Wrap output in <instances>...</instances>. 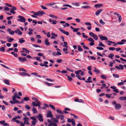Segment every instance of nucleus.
Returning a JSON list of instances; mask_svg holds the SVG:
<instances>
[{
  "instance_id": "f257e3e1",
  "label": "nucleus",
  "mask_w": 126,
  "mask_h": 126,
  "mask_svg": "<svg viewBox=\"0 0 126 126\" xmlns=\"http://www.w3.org/2000/svg\"><path fill=\"white\" fill-rule=\"evenodd\" d=\"M31 119H32L33 120L32 121V124L33 126H35L37 121L36 118L34 117H32L30 118Z\"/></svg>"
},
{
  "instance_id": "f03ea898",
  "label": "nucleus",
  "mask_w": 126,
  "mask_h": 126,
  "mask_svg": "<svg viewBox=\"0 0 126 126\" xmlns=\"http://www.w3.org/2000/svg\"><path fill=\"white\" fill-rule=\"evenodd\" d=\"M19 19H18L17 20L18 21H20L22 22H25L26 20L25 18L23 16H18Z\"/></svg>"
},
{
  "instance_id": "7ed1b4c3",
  "label": "nucleus",
  "mask_w": 126,
  "mask_h": 126,
  "mask_svg": "<svg viewBox=\"0 0 126 126\" xmlns=\"http://www.w3.org/2000/svg\"><path fill=\"white\" fill-rule=\"evenodd\" d=\"M98 36L102 40H108V38L102 35L99 34L98 35Z\"/></svg>"
},
{
  "instance_id": "20e7f679",
  "label": "nucleus",
  "mask_w": 126,
  "mask_h": 126,
  "mask_svg": "<svg viewBox=\"0 0 126 126\" xmlns=\"http://www.w3.org/2000/svg\"><path fill=\"white\" fill-rule=\"evenodd\" d=\"M59 30L62 33L68 35H69V33L68 32H65V31L62 28H59Z\"/></svg>"
},
{
  "instance_id": "39448f33",
  "label": "nucleus",
  "mask_w": 126,
  "mask_h": 126,
  "mask_svg": "<svg viewBox=\"0 0 126 126\" xmlns=\"http://www.w3.org/2000/svg\"><path fill=\"white\" fill-rule=\"evenodd\" d=\"M37 118H38L39 121L42 122L43 121V119L42 118V115L41 114H39L38 116H36Z\"/></svg>"
},
{
  "instance_id": "423d86ee",
  "label": "nucleus",
  "mask_w": 126,
  "mask_h": 126,
  "mask_svg": "<svg viewBox=\"0 0 126 126\" xmlns=\"http://www.w3.org/2000/svg\"><path fill=\"white\" fill-rule=\"evenodd\" d=\"M19 74L22 76H27L29 77L31 75L25 72H21L19 73Z\"/></svg>"
},
{
  "instance_id": "0eeeda50",
  "label": "nucleus",
  "mask_w": 126,
  "mask_h": 126,
  "mask_svg": "<svg viewBox=\"0 0 126 126\" xmlns=\"http://www.w3.org/2000/svg\"><path fill=\"white\" fill-rule=\"evenodd\" d=\"M18 59L19 61L21 62H24L26 61V59L25 57H19Z\"/></svg>"
},
{
  "instance_id": "6e6552de",
  "label": "nucleus",
  "mask_w": 126,
  "mask_h": 126,
  "mask_svg": "<svg viewBox=\"0 0 126 126\" xmlns=\"http://www.w3.org/2000/svg\"><path fill=\"white\" fill-rule=\"evenodd\" d=\"M115 109L119 110L121 108V106L119 104L117 103L115 105Z\"/></svg>"
},
{
  "instance_id": "1a4fd4ad",
  "label": "nucleus",
  "mask_w": 126,
  "mask_h": 126,
  "mask_svg": "<svg viewBox=\"0 0 126 126\" xmlns=\"http://www.w3.org/2000/svg\"><path fill=\"white\" fill-rule=\"evenodd\" d=\"M53 116V115L52 114V112L50 111H49L47 112V117H52Z\"/></svg>"
},
{
  "instance_id": "9d476101",
  "label": "nucleus",
  "mask_w": 126,
  "mask_h": 126,
  "mask_svg": "<svg viewBox=\"0 0 126 126\" xmlns=\"http://www.w3.org/2000/svg\"><path fill=\"white\" fill-rule=\"evenodd\" d=\"M32 104L34 107L40 106L41 104L40 103H37V104H36V103L34 102H32Z\"/></svg>"
},
{
  "instance_id": "9b49d317",
  "label": "nucleus",
  "mask_w": 126,
  "mask_h": 126,
  "mask_svg": "<svg viewBox=\"0 0 126 126\" xmlns=\"http://www.w3.org/2000/svg\"><path fill=\"white\" fill-rule=\"evenodd\" d=\"M74 101L75 102H78L79 103H84V101L81 99H79L77 98H76L75 99Z\"/></svg>"
},
{
  "instance_id": "f8f14e48",
  "label": "nucleus",
  "mask_w": 126,
  "mask_h": 126,
  "mask_svg": "<svg viewBox=\"0 0 126 126\" xmlns=\"http://www.w3.org/2000/svg\"><path fill=\"white\" fill-rule=\"evenodd\" d=\"M126 42V40L125 39H122L121 40V42H117V44L122 45L124 44V42Z\"/></svg>"
},
{
  "instance_id": "ddd939ff",
  "label": "nucleus",
  "mask_w": 126,
  "mask_h": 126,
  "mask_svg": "<svg viewBox=\"0 0 126 126\" xmlns=\"http://www.w3.org/2000/svg\"><path fill=\"white\" fill-rule=\"evenodd\" d=\"M103 9H101L95 12V15L96 16H98L99 14L103 11Z\"/></svg>"
},
{
  "instance_id": "4468645a",
  "label": "nucleus",
  "mask_w": 126,
  "mask_h": 126,
  "mask_svg": "<svg viewBox=\"0 0 126 126\" xmlns=\"http://www.w3.org/2000/svg\"><path fill=\"white\" fill-rule=\"evenodd\" d=\"M38 16H42L43 15L45 14V12L43 11H38Z\"/></svg>"
},
{
  "instance_id": "2eb2a0df",
  "label": "nucleus",
  "mask_w": 126,
  "mask_h": 126,
  "mask_svg": "<svg viewBox=\"0 0 126 126\" xmlns=\"http://www.w3.org/2000/svg\"><path fill=\"white\" fill-rule=\"evenodd\" d=\"M92 79V78L91 77H89L88 79V80H85V82L86 83L92 82V81L91 80Z\"/></svg>"
},
{
  "instance_id": "dca6fc26",
  "label": "nucleus",
  "mask_w": 126,
  "mask_h": 126,
  "mask_svg": "<svg viewBox=\"0 0 126 126\" xmlns=\"http://www.w3.org/2000/svg\"><path fill=\"white\" fill-rule=\"evenodd\" d=\"M49 21L50 22H52V23L53 24H55L57 22V21L56 20H52L51 19L49 20Z\"/></svg>"
},
{
  "instance_id": "f3484780",
  "label": "nucleus",
  "mask_w": 126,
  "mask_h": 126,
  "mask_svg": "<svg viewBox=\"0 0 126 126\" xmlns=\"http://www.w3.org/2000/svg\"><path fill=\"white\" fill-rule=\"evenodd\" d=\"M16 97L13 96L12 97L13 100V101H16V102L17 104H19L20 102L17 100L16 99Z\"/></svg>"
},
{
  "instance_id": "a211bd4d",
  "label": "nucleus",
  "mask_w": 126,
  "mask_h": 126,
  "mask_svg": "<svg viewBox=\"0 0 126 126\" xmlns=\"http://www.w3.org/2000/svg\"><path fill=\"white\" fill-rule=\"evenodd\" d=\"M6 38L8 39L7 41L9 42H12L14 40V39L12 38H11V37H7Z\"/></svg>"
},
{
  "instance_id": "6ab92c4d",
  "label": "nucleus",
  "mask_w": 126,
  "mask_h": 126,
  "mask_svg": "<svg viewBox=\"0 0 126 126\" xmlns=\"http://www.w3.org/2000/svg\"><path fill=\"white\" fill-rule=\"evenodd\" d=\"M45 43L47 46H48L50 44V43L48 41V39L47 38L45 39Z\"/></svg>"
},
{
  "instance_id": "aec40b11",
  "label": "nucleus",
  "mask_w": 126,
  "mask_h": 126,
  "mask_svg": "<svg viewBox=\"0 0 126 126\" xmlns=\"http://www.w3.org/2000/svg\"><path fill=\"white\" fill-rule=\"evenodd\" d=\"M4 82L6 84L10 85L9 80L8 79H4Z\"/></svg>"
},
{
  "instance_id": "412c9836",
  "label": "nucleus",
  "mask_w": 126,
  "mask_h": 126,
  "mask_svg": "<svg viewBox=\"0 0 126 126\" xmlns=\"http://www.w3.org/2000/svg\"><path fill=\"white\" fill-rule=\"evenodd\" d=\"M117 17L118 18V21L119 22H120L122 21V17L121 15L120 14H119V15H118V16H117Z\"/></svg>"
},
{
  "instance_id": "4be33fe9",
  "label": "nucleus",
  "mask_w": 126,
  "mask_h": 126,
  "mask_svg": "<svg viewBox=\"0 0 126 126\" xmlns=\"http://www.w3.org/2000/svg\"><path fill=\"white\" fill-rule=\"evenodd\" d=\"M57 112L59 114H63V112L61 110L57 109L56 110Z\"/></svg>"
},
{
  "instance_id": "5701e85b",
  "label": "nucleus",
  "mask_w": 126,
  "mask_h": 126,
  "mask_svg": "<svg viewBox=\"0 0 126 126\" xmlns=\"http://www.w3.org/2000/svg\"><path fill=\"white\" fill-rule=\"evenodd\" d=\"M19 42L21 44H22L25 42V41L23 40V38H21L20 39H19Z\"/></svg>"
},
{
  "instance_id": "b1692460",
  "label": "nucleus",
  "mask_w": 126,
  "mask_h": 126,
  "mask_svg": "<svg viewBox=\"0 0 126 126\" xmlns=\"http://www.w3.org/2000/svg\"><path fill=\"white\" fill-rule=\"evenodd\" d=\"M30 120L29 119V120L26 119V120L24 121V124H26L29 125L30 124V123H29V121Z\"/></svg>"
},
{
  "instance_id": "393cba45",
  "label": "nucleus",
  "mask_w": 126,
  "mask_h": 126,
  "mask_svg": "<svg viewBox=\"0 0 126 126\" xmlns=\"http://www.w3.org/2000/svg\"><path fill=\"white\" fill-rule=\"evenodd\" d=\"M81 72V70H79L77 71H76L75 72V73L77 74V75H79L80 74V73Z\"/></svg>"
},
{
  "instance_id": "a878e982",
  "label": "nucleus",
  "mask_w": 126,
  "mask_h": 126,
  "mask_svg": "<svg viewBox=\"0 0 126 126\" xmlns=\"http://www.w3.org/2000/svg\"><path fill=\"white\" fill-rule=\"evenodd\" d=\"M114 56V54L112 53H110L109 55L108 56V57L109 58H111V59H113V57Z\"/></svg>"
},
{
  "instance_id": "bb28decb",
  "label": "nucleus",
  "mask_w": 126,
  "mask_h": 126,
  "mask_svg": "<svg viewBox=\"0 0 126 126\" xmlns=\"http://www.w3.org/2000/svg\"><path fill=\"white\" fill-rule=\"evenodd\" d=\"M106 42H108L109 43H113L114 44V45L113 46H115L116 45H117V43H115L114 42H112L111 41H106Z\"/></svg>"
},
{
  "instance_id": "cd10ccee",
  "label": "nucleus",
  "mask_w": 126,
  "mask_h": 126,
  "mask_svg": "<svg viewBox=\"0 0 126 126\" xmlns=\"http://www.w3.org/2000/svg\"><path fill=\"white\" fill-rule=\"evenodd\" d=\"M103 5L102 4H96L95 5V7L96 8H99L101 6H102Z\"/></svg>"
},
{
  "instance_id": "c85d7f7f",
  "label": "nucleus",
  "mask_w": 126,
  "mask_h": 126,
  "mask_svg": "<svg viewBox=\"0 0 126 126\" xmlns=\"http://www.w3.org/2000/svg\"><path fill=\"white\" fill-rule=\"evenodd\" d=\"M113 76L114 78H119V76L118 74H113Z\"/></svg>"
},
{
  "instance_id": "c756f323",
  "label": "nucleus",
  "mask_w": 126,
  "mask_h": 126,
  "mask_svg": "<svg viewBox=\"0 0 126 126\" xmlns=\"http://www.w3.org/2000/svg\"><path fill=\"white\" fill-rule=\"evenodd\" d=\"M32 111H33L34 114L37 113V110L34 108H33Z\"/></svg>"
},
{
  "instance_id": "7c9ffc66",
  "label": "nucleus",
  "mask_w": 126,
  "mask_h": 126,
  "mask_svg": "<svg viewBox=\"0 0 126 126\" xmlns=\"http://www.w3.org/2000/svg\"><path fill=\"white\" fill-rule=\"evenodd\" d=\"M4 10L5 11H9L10 10L9 8L5 6L4 7Z\"/></svg>"
},
{
  "instance_id": "2f4dec72",
  "label": "nucleus",
  "mask_w": 126,
  "mask_h": 126,
  "mask_svg": "<svg viewBox=\"0 0 126 126\" xmlns=\"http://www.w3.org/2000/svg\"><path fill=\"white\" fill-rule=\"evenodd\" d=\"M94 68L95 69L94 70V72L98 74L100 73V71L98 69H97L95 67H94Z\"/></svg>"
},
{
  "instance_id": "473e14b6",
  "label": "nucleus",
  "mask_w": 126,
  "mask_h": 126,
  "mask_svg": "<svg viewBox=\"0 0 126 126\" xmlns=\"http://www.w3.org/2000/svg\"><path fill=\"white\" fill-rule=\"evenodd\" d=\"M5 48L4 47L0 48V51L1 52H4L5 51Z\"/></svg>"
},
{
  "instance_id": "72a5a7b5",
  "label": "nucleus",
  "mask_w": 126,
  "mask_h": 126,
  "mask_svg": "<svg viewBox=\"0 0 126 126\" xmlns=\"http://www.w3.org/2000/svg\"><path fill=\"white\" fill-rule=\"evenodd\" d=\"M94 39L96 40H97L98 39V37L95 34L94 35L93 37Z\"/></svg>"
},
{
  "instance_id": "f704fd0d",
  "label": "nucleus",
  "mask_w": 126,
  "mask_h": 126,
  "mask_svg": "<svg viewBox=\"0 0 126 126\" xmlns=\"http://www.w3.org/2000/svg\"><path fill=\"white\" fill-rule=\"evenodd\" d=\"M45 83L49 86H51L53 85V84L50 83L47 81L45 82Z\"/></svg>"
},
{
  "instance_id": "c9c22d12",
  "label": "nucleus",
  "mask_w": 126,
  "mask_h": 126,
  "mask_svg": "<svg viewBox=\"0 0 126 126\" xmlns=\"http://www.w3.org/2000/svg\"><path fill=\"white\" fill-rule=\"evenodd\" d=\"M32 99L33 100H35V101H36V103H40L39 101L38 100V99L37 98H36V97H33L32 98Z\"/></svg>"
},
{
  "instance_id": "e433bc0d",
  "label": "nucleus",
  "mask_w": 126,
  "mask_h": 126,
  "mask_svg": "<svg viewBox=\"0 0 126 126\" xmlns=\"http://www.w3.org/2000/svg\"><path fill=\"white\" fill-rule=\"evenodd\" d=\"M22 49L25 50V52L29 53L30 52V51L28 50L27 48H22Z\"/></svg>"
},
{
  "instance_id": "4c0bfd02",
  "label": "nucleus",
  "mask_w": 126,
  "mask_h": 126,
  "mask_svg": "<svg viewBox=\"0 0 126 126\" xmlns=\"http://www.w3.org/2000/svg\"><path fill=\"white\" fill-rule=\"evenodd\" d=\"M78 50L80 52H81L82 51V49L81 48V47L80 46H78Z\"/></svg>"
},
{
  "instance_id": "58836bf2",
  "label": "nucleus",
  "mask_w": 126,
  "mask_h": 126,
  "mask_svg": "<svg viewBox=\"0 0 126 126\" xmlns=\"http://www.w3.org/2000/svg\"><path fill=\"white\" fill-rule=\"evenodd\" d=\"M49 106L52 109L54 110H56L54 106L52 105L49 104Z\"/></svg>"
},
{
  "instance_id": "ea45409f",
  "label": "nucleus",
  "mask_w": 126,
  "mask_h": 126,
  "mask_svg": "<svg viewBox=\"0 0 126 126\" xmlns=\"http://www.w3.org/2000/svg\"><path fill=\"white\" fill-rule=\"evenodd\" d=\"M99 44L98 45V46H101L103 47H105V46L103 44V43L101 42H100Z\"/></svg>"
},
{
  "instance_id": "a19ab883",
  "label": "nucleus",
  "mask_w": 126,
  "mask_h": 126,
  "mask_svg": "<svg viewBox=\"0 0 126 126\" xmlns=\"http://www.w3.org/2000/svg\"><path fill=\"white\" fill-rule=\"evenodd\" d=\"M82 37L83 38H86V39H87V38H88V37L87 36H86V35H85V33H82Z\"/></svg>"
},
{
  "instance_id": "79ce46f5",
  "label": "nucleus",
  "mask_w": 126,
  "mask_h": 126,
  "mask_svg": "<svg viewBox=\"0 0 126 126\" xmlns=\"http://www.w3.org/2000/svg\"><path fill=\"white\" fill-rule=\"evenodd\" d=\"M72 125L73 126H75L76 124L75 122L74 121V119H72Z\"/></svg>"
},
{
  "instance_id": "37998d69",
  "label": "nucleus",
  "mask_w": 126,
  "mask_h": 126,
  "mask_svg": "<svg viewBox=\"0 0 126 126\" xmlns=\"http://www.w3.org/2000/svg\"><path fill=\"white\" fill-rule=\"evenodd\" d=\"M120 99L122 100H126V96L125 97H121L120 98Z\"/></svg>"
},
{
  "instance_id": "c03bdc74",
  "label": "nucleus",
  "mask_w": 126,
  "mask_h": 126,
  "mask_svg": "<svg viewBox=\"0 0 126 126\" xmlns=\"http://www.w3.org/2000/svg\"><path fill=\"white\" fill-rule=\"evenodd\" d=\"M61 115L57 114L55 115V116L57 119H59L61 116Z\"/></svg>"
},
{
  "instance_id": "a18cd8bd",
  "label": "nucleus",
  "mask_w": 126,
  "mask_h": 126,
  "mask_svg": "<svg viewBox=\"0 0 126 126\" xmlns=\"http://www.w3.org/2000/svg\"><path fill=\"white\" fill-rule=\"evenodd\" d=\"M70 114L71 115H73V117L74 118L76 119H77L78 118V117L77 116H76L75 114H72L71 113H70Z\"/></svg>"
},
{
  "instance_id": "49530a36",
  "label": "nucleus",
  "mask_w": 126,
  "mask_h": 126,
  "mask_svg": "<svg viewBox=\"0 0 126 126\" xmlns=\"http://www.w3.org/2000/svg\"><path fill=\"white\" fill-rule=\"evenodd\" d=\"M30 100V98L28 97H25L23 98V100L26 101H29Z\"/></svg>"
},
{
  "instance_id": "de8ad7c7",
  "label": "nucleus",
  "mask_w": 126,
  "mask_h": 126,
  "mask_svg": "<svg viewBox=\"0 0 126 126\" xmlns=\"http://www.w3.org/2000/svg\"><path fill=\"white\" fill-rule=\"evenodd\" d=\"M96 48L100 50H103L104 49V48L103 47H96Z\"/></svg>"
},
{
  "instance_id": "09e8293b",
  "label": "nucleus",
  "mask_w": 126,
  "mask_h": 126,
  "mask_svg": "<svg viewBox=\"0 0 126 126\" xmlns=\"http://www.w3.org/2000/svg\"><path fill=\"white\" fill-rule=\"evenodd\" d=\"M72 4L77 6H79V3H73Z\"/></svg>"
},
{
  "instance_id": "8fccbe9b",
  "label": "nucleus",
  "mask_w": 126,
  "mask_h": 126,
  "mask_svg": "<svg viewBox=\"0 0 126 126\" xmlns=\"http://www.w3.org/2000/svg\"><path fill=\"white\" fill-rule=\"evenodd\" d=\"M25 107L26 109L28 110H30V107L28 105H25Z\"/></svg>"
},
{
  "instance_id": "3c124183",
  "label": "nucleus",
  "mask_w": 126,
  "mask_h": 126,
  "mask_svg": "<svg viewBox=\"0 0 126 126\" xmlns=\"http://www.w3.org/2000/svg\"><path fill=\"white\" fill-rule=\"evenodd\" d=\"M99 22L100 23L103 25H104L105 24V23L104 22H103L102 20V19L100 20Z\"/></svg>"
},
{
  "instance_id": "603ef678",
  "label": "nucleus",
  "mask_w": 126,
  "mask_h": 126,
  "mask_svg": "<svg viewBox=\"0 0 126 126\" xmlns=\"http://www.w3.org/2000/svg\"><path fill=\"white\" fill-rule=\"evenodd\" d=\"M101 77L103 79H107V77L106 76L103 75H101Z\"/></svg>"
},
{
  "instance_id": "864d4df0",
  "label": "nucleus",
  "mask_w": 126,
  "mask_h": 126,
  "mask_svg": "<svg viewBox=\"0 0 126 126\" xmlns=\"http://www.w3.org/2000/svg\"><path fill=\"white\" fill-rule=\"evenodd\" d=\"M52 120L53 122H55L56 123H58V121L57 120H56L55 118H52Z\"/></svg>"
},
{
  "instance_id": "5fc2aeb1",
  "label": "nucleus",
  "mask_w": 126,
  "mask_h": 126,
  "mask_svg": "<svg viewBox=\"0 0 126 126\" xmlns=\"http://www.w3.org/2000/svg\"><path fill=\"white\" fill-rule=\"evenodd\" d=\"M81 8H84V9H86V8H90V7L89 6H81Z\"/></svg>"
},
{
  "instance_id": "6e6d98bb",
  "label": "nucleus",
  "mask_w": 126,
  "mask_h": 126,
  "mask_svg": "<svg viewBox=\"0 0 126 126\" xmlns=\"http://www.w3.org/2000/svg\"><path fill=\"white\" fill-rule=\"evenodd\" d=\"M88 40L89 41L91 42H94V40L91 37L89 38Z\"/></svg>"
},
{
  "instance_id": "4d7b16f0",
  "label": "nucleus",
  "mask_w": 126,
  "mask_h": 126,
  "mask_svg": "<svg viewBox=\"0 0 126 126\" xmlns=\"http://www.w3.org/2000/svg\"><path fill=\"white\" fill-rule=\"evenodd\" d=\"M63 43L64 44V45H63V47H66L67 48V42H64Z\"/></svg>"
},
{
  "instance_id": "13d9d810",
  "label": "nucleus",
  "mask_w": 126,
  "mask_h": 126,
  "mask_svg": "<svg viewBox=\"0 0 126 126\" xmlns=\"http://www.w3.org/2000/svg\"><path fill=\"white\" fill-rule=\"evenodd\" d=\"M67 79L68 80L70 81L73 80L72 78L70 76H68Z\"/></svg>"
},
{
  "instance_id": "bf43d9fd",
  "label": "nucleus",
  "mask_w": 126,
  "mask_h": 126,
  "mask_svg": "<svg viewBox=\"0 0 126 126\" xmlns=\"http://www.w3.org/2000/svg\"><path fill=\"white\" fill-rule=\"evenodd\" d=\"M79 30V28H74L73 31L74 32H77Z\"/></svg>"
},
{
  "instance_id": "052dcab7",
  "label": "nucleus",
  "mask_w": 126,
  "mask_h": 126,
  "mask_svg": "<svg viewBox=\"0 0 126 126\" xmlns=\"http://www.w3.org/2000/svg\"><path fill=\"white\" fill-rule=\"evenodd\" d=\"M62 60L61 59H58L56 61L58 63H60L62 62Z\"/></svg>"
},
{
  "instance_id": "680f3d73",
  "label": "nucleus",
  "mask_w": 126,
  "mask_h": 126,
  "mask_svg": "<svg viewBox=\"0 0 126 126\" xmlns=\"http://www.w3.org/2000/svg\"><path fill=\"white\" fill-rule=\"evenodd\" d=\"M19 70L20 71H23L25 72H27V71L26 70H25L24 68H20L19 69Z\"/></svg>"
},
{
  "instance_id": "e2e57ef3",
  "label": "nucleus",
  "mask_w": 126,
  "mask_h": 126,
  "mask_svg": "<svg viewBox=\"0 0 126 126\" xmlns=\"http://www.w3.org/2000/svg\"><path fill=\"white\" fill-rule=\"evenodd\" d=\"M119 66L120 67V69L122 70L124 69V68L123 65L121 64H120L119 65Z\"/></svg>"
},
{
  "instance_id": "0e129e2a",
  "label": "nucleus",
  "mask_w": 126,
  "mask_h": 126,
  "mask_svg": "<svg viewBox=\"0 0 126 126\" xmlns=\"http://www.w3.org/2000/svg\"><path fill=\"white\" fill-rule=\"evenodd\" d=\"M76 77L79 79L80 80H81V77L80 75H76Z\"/></svg>"
},
{
  "instance_id": "69168bd1",
  "label": "nucleus",
  "mask_w": 126,
  "mask_h": 126,
  "mask_svg": "<svg viewBox=\"0 0 126 126\" xmlns=\"http://www.w3.org/2000/svg\"><path fill=\"white\" fill-rule=\"evenodd\" d=\"M89 34L92 37H93L94 35L95 34L93 33L92 32H90Z\"/></svg>"
},
{
  "instance_id": "338daca9",
  "label": "nucleus",
  "mask_w": 126,
  "mask_h": 126,
  "mask_svg": "<svg viewBox=\"0 0 126 126\" xmlns=\"http://www.w3.org/2000/svg\"><path fill=\"white\" fill-rule=\"evenodd\" d=\"M17 118H16V116H15V117H14L12 119V120L14 122H15L16 121Z\"/></svg>"
},
{
  "instance_id": "774afa93",
  "label": "nucleus",
  "mask_w": 126,
  "mask_h": 126,
  "mask_svg": "<svg viewBox=\"0 0 126 126\" xmlns=\"http://www.w3.org/2000/svg\"><path fill=\"white\" fill-rule=\"evenodd\" d=\"M10 102L12 104H15L16 103V102L15 101H13L11 100L10 101Z\"/></svg>"
}]
</instances>
